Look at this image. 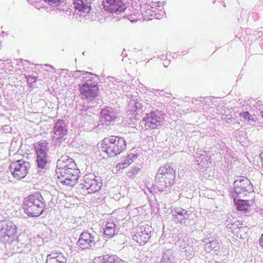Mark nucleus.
<instances>
[{
  "mask_svg": "<svg viewBox=\"0 0 263 263\" xmlns=\"http://www.w3.org/2000/svg\"><path fill=\"white\" fill-rule=\"evenodd\" d=\"M99 235L96 232H89L85 230L80 234L76 246L82 250L93 249L99 247Z\"/></svg>",
  "mask_w": 263,
  "mask_h": 263,
  "instance_id": "obj_4",
  "label": "nucleus"
},
{
  "mask_svg": "<svg viewBox=\"0 0 263 263\" xmlns=\"http://www.w3.org/2000/svg\"><path fill=\"white\" fill-rule=\"evenodd\" d=\"M235 121V120L232 118H228L226 119V122L228 123H232Z\"/></svg>",
  "mask_w": 263,
  "mask_h": 263,
  "instance_id": "obj_36",
  "label": "nucleus"
},
{
  "mask_svg": "<svg viewBox=\"0 0 263 263\" xmlns=\"http://www.w3.org/2000/svg\"><path fill=\"white\" fill-rule=\"evenodd\" d=\"M261 172H262V173H263V170H261Z\"/></svg>",
  "mask_w": 263,
  "mask_h": 263,
  "instance_id": "obj_47",
  "label": "nucleus"
},
{
  "mask_svg": "<svg viewBox=\"0 0 263 263\" xmlns=\"http://www.w3.org/2000/svg\"><path fill=\"white\" fill-rule=\"evenodd\" d=\"M129 106H134V111H139L140 110H142V108H143V105L140 102H138V101H135V102H130V104H129Z\"/></svg>",
  "mask_w": 263,
  "mask_h": 263,
  "instance_id": "obj_30",
  "label": "nucleus"
},
{
  "mask_svg": "<svg viewBox=\"0 0 263 263\" xmlns=\"http://www.w3.org/2000/svg\"><path fill=\"white\" fill-rule=\"evenodd\" d=\"M139 172L140 168L138 167H134L132 168L130 171L126 172V176H128L129 178H134Z\"/></svg>",
  "mask_w": 263,
  "mask_h": 263,
  "instance_id": "obj_28",
  "label": "nucleus"
},
{
  "mask_svg": "<svg viewBox=\"0 0 263 263\" xmlns=\"http://www.w3.org/2000/svg\"><path fill=\"white\" fill-rule=\"evenodd\" d=\"M82 116H86L87 115V111H86V110H84V111L82 110Z\"/></svg>",
  "mask_w": 263,
  "mask_h": 263,
  "instance_id": "obj_40",
  "label": "nucleus"
},
{
  "mask_svg": "<svg viewBox=\"0 0 263 263\" xmlns=\"http://www.w3.org/2000/svg\"><path fill=\"white\" fill-rule=\"evenodd\" d=\"M259 157L261 159V164H263V152L260 154Z\"/></svg>",
  "mask_w": 263,
  "mask_h": 263,
  "instance_id": "obj_38",
  "label": "nucleus"
},
{
  "mask_svg": "<svg viewBox=\"0 0 263 263\" xmlns=\"http://www.w3.org/2000/svg\"><path fill=\"white\" fill-rule=\"evenodd\" d=\"M59 9L60 10H64V8H63V9H61V8H59Z\"/></svg>",
  "mask_w": 263,
  "mask_h": 263,
  "instance_id": "obj_43",
  "label": "nucleus"
},
{
  "mask_svg": "<svg viewBox=\"0 0 263 263\" xmlns=\"http://www.w3.org/2000/svg\"><path fill=\"white\" fill-rule=\"evenodd\" d=\"M101 144L102 150L109 157L115 156L126 148L125 140L122 137L114 136L105 138Z\"/></svg>",
  "mask_w": 263,
  "mask_h": 263,
  "instance_id": "obj_3",
  "label": "nucleus"
},
{
  "mask_svg": "<svg viewBox=\"0 0 263 263\" xmlns=\"http://www.w3.org/2000/svg\"><path fill=\"white\" fill-rule=\"evenodd\" d=\"M139 229H140V230H139L138 231V232H137V233H140V234H144V233L148 234V232L147 230H146V229H145V228H144V229L142 230V228L141 227H140Z\"/></svg>",
  "mask_w": 263,
  "mask_h": 263,
  "instance_id": "obj_35",
  "label": "nucleus"
},
{
  "mask_svg": "<svg viewBox=\"0 0 263 263\" xmlns=\"http://www.w3.org/2000/svg\"><path fill=\"white\" fill-rule=\"evenodd\" d=\"M189 215L186 211L179 207L174 208L172 211L173 221L176 223L185 224L186 221L189 219Z\"/></svg>",
  "mask_w": 263,
  "mask_h": 263,
  "instance_id": "obj_11",
  "label": "nucleus"
},
{
  "mask_svg": "<svg viewBox=\"0 0 263 263\" xmlns=\"http://www.w3.org/2000/svg\"><path fill=\"white\" fill-rule=\"evenodd\" d=\"M253 191V187L248 189V187H234V194L236 198H245L250 193Z\"/></svg>",
  "mask_w": 263,
  "mask_h": 263,
  "instance_id": "obj_18",
  "label": "nucleus"
},
{
  "mask_svg": "<svg viewBox=\"0 0 263 263\" xmlns=\"http://www.w3.org/2000/svg\"><path fill=\"white\" fill-rule=\"evenodd\" d=\"M234 198V202L236 205V209L238 211L243 212L246 213L249 210V200L247 199H240V198Z\"/></svg>",
  "mask_w": 263,
  "mask_h": 263,
  "instance_id": "obj_15",
  "label": "nucleus"
},
{
  "mask_svg": "<svg viewBox=\"0 0 263 263\" xmlns=\"http://www.w3.org/2000/svg\"><path fill=\"white\" fill-rule=\"evenodd\" d=\"M56 171L57 173H60L61 175V182L62 184L69 186H73L76 183L80 177L79 168L76 167H69L68 165H64L63 167H58Z\"/></svg>",
  "mask_w": 263,
  "mask_h": 263,
  "instance_id": "obj_5",
  "label": "nucleus"
},
{
  "mask_svg": "<svg viewBox=\"0 0 263 263\" xmlns=\"http://www.w3.org/2000/svg\"><path fill=\"white\" fill-rule=\"evenodd\" d=\"M51 259V260H55L59 261L60 263H66L67 261V258L65 255L60 252L53 251L47 255L46 259Z\"/></svg>",
  "mask_w": 263,
  "mask_h": 263,
  "instance_id": "obj_17",
  "label": "nucleus"
},
{
  "mask_svg": "<svg viewBox=\"0 0 263 263\" xmlns=\"http://www.w3.org/2000/svg\"><path fill=\"white\" fill-rule=\"evenodd\" d=\"M45 165H37L39 171L40 170V169H43L44 168Z\"/></svg>",
  "mask_w": 263,
  "mask_h": 263,
  "instance_id": "obj_41",
  "label": "nucleus"
},
{
  "mask_svg": "<svg viewBox=\"0 0 263 263\" xmlns=\"http://www.w3.org/2000/svg\"><path fill=\"white\" fill-rule=\"evenodd\" d=\"M102 6L105 11L117 14L124 12L126 9L121 0H104Z\"/></svg>",
  "mask_w": 263,
  "mask_h": 263,
  "instance_id": "obj_8",
  "label": "nucleus"
},
{
  "mask_svg": "<svg viewBox=\"0 0 263 263\" xmlns=\"http://www.w3.org/2000/svg\"><path fill=\"white\" fill-rule=\"evenodd\" d=\"M101 116L105 121L108 122H110L116 118L115 112L108 110H103L101 112Z\"/></svg>",
  "mask_w": 263,
  "mask_h": 263,
  "instance_id": "obj_24",
  "label": "nucleus"
},
{
  "mask_svg": "<svg viewBox=\"0 0 263 263\" xmlns=\"http://www.w3.org/2000/svg\"><path fill=\"white\" fill-rule=\"evenodd\" d=\"M44 1L48 3V4L50 5H55L57 6L62 4L65 3L64 0H44Z\"/></svg>",
  "mask_w": 263,
  "mask_h": 263,
  "instance_id": "obj_31",
  "label": "nucleus"
},
{
  "mask_svg": "<svg viewBox=\"0 0 263 263\" xmlns=\"http://www.w3.org/2000/svg\"><path fill=\"white\" fill-rule=\"evenodd\" d=\"M67 129L65 128V123L63 120H59L53 127V133L55 135L61 137L65 135Z\"/></svg>",
  "mask_w": 263,
  "mask_h": 263,
  "instance_id": "obj_16",
  "label": "nucleus"
},
{
  "mask_svg": "<svg viewBox=\"0 0 263 263\" xmlns=\"http://www.w3.org/2000/svg\"><path fill=\"white\" fill-rule=\"evenodd\" d=\"M52 197L49 192H36L25 198L23 208L29 217H37L46 208V202Z\"/></svg>",
  "mask_w": 263,
  "mask_h": 263,
  "instance_id": "obj_1",
  "label": "nucleus"
},
{
  "mask_svg": "<svg viewBox=\"0 0 263 263\" xmlns=\"http://www.w3.org/2000/svg\"><path fill=\"white\" fill-rule=\"evenodd\" d=\"M78 73H80V77L86 79L82 84H79L82 98L88 101L92 100L98 96L99 88L97 82L93 81L94 77L90 76L96 77V76L85 71H77L75 74H77Z\"/></svg>",
  "mask_w": 263,
  "mask_h": 263,
  "instance_id": "obj_2",
  "label": "nucleus"
},
{
  "mask_svg": "<svg viewBox=\"0 0 263 263\" xmlns=\"http://www.w3.org/2000/svg\"><path fill=\"white\" fill-rule=\"evenodd\" d=\"M102 186V182L98 181L94 178L89 179V175L84 177V183L79 184L80 189L88 191V194L95 193L99 191Z\"/></svg>",
  "mask_w": 263,
  "mask_h": 263,
  "instance_id": "obj_9",
  "label": "nucleus"
},
{
  "mask_svg": "<svg viewBox=\"0 0 263 263\" xmlns=\"http://www.w3.org/2000/svg\"><path fill=\"white\" fill-rule=\"evenodd\" d=\"M101 263H119V258L115 255L105 254L99 257Z\"/></svg>",
  "mask_w": 263,
  "mask_h": 263,
  "instance_id": "obj_22",
  "label": "nucleus"
},
{
  "mask_svg": "<svg viewBox=\"0 0 263 263\" xmlns=\"http://www.w3.org/2000/svg\"><path fill=\"white\" fill-rule=\"evenodd\" d=\"M259 245L263 248V233L259 239Z\"/></svg>",
  "mask_w": 263,
  "mask_h": 263,
  "instance_id": "obj_37",
  "label": "nucleus"
},
{
  "mask_svg": "<svg viewBox=\"0 0 263 263\" xmlns=\"http://www.w3.org/2000/svg\"><path fill=\"white\" fill-rule=\"evenodd\" d=\"M116 224L113 222L108 221L106 224V227L103 229V233L104 235L110 237H113L116 234Z\"/></svg>",
  "mask_w": 263,
  "mask_h": 263,
  "instance_id": "obj_20",
  "label": "nucleus"
},
{
  "mask_svg": "<svg viewBox=\"0 0 263 263\" xmlns=\"http://www.w3.org/2000/svg\"><path fill=\"white\" fill-rule=\"evenodd\" d=\"M21 160H18L17 162H21Z\"/></svg>",
  "mask_w": 263,
  "mask_h": 263,
  "instance_id": "obj_46",
  "label": "nucleus"
},
{
  "mask_svg": "<svg viewBox=\"0 0 263 263\" xmlns=\"http://www.w3.org/2000/svg\"><path fill=\"white\" fill-rule=\"evenodd\" d=\"M153 5H155L156 7L157 6L156 4H154Z\"/></svg>",
  "mask_w": 263,
  "mask_h": 263,
  "instance_id": "obj_45",
  "label": "nucleus"
},
{
  "mask_svg": "<svg viewBox=\"0 0 263 263\" xmlns=\"http://www.w3.org/2000/svg\"><path fill=\"white\" fill-rule=\"evenodd\" d=\"M239 116L245 121L250 122V124L255 122L256 118L254 116L251 115L248 111H243L239 114Z\"/></svg>",
  "mask_w": 263,
  "mask_h": 263,
  "instance_id": "obj_25",
  "label": "nucleus"
},
{
  "mask_svg": "<svg viewBox=\"0 0 263 263\" xmlns=\"http://www.w3.org/2000/svg\"><path fill=\"white\" fill-rule=\"evenodd\" d=\"M216 263H217V262H216Z\"/></svg>",
  "mask_w": 263,
  "mask_h": 263,
  "instance_id": "obj_48",
  "label": "nucleus"
},
{
  "mask_svg": "<svg viewBox=\"0 0 263 263\" xmlns=\"http://www.w3.org/2000/svg\"><path fill=\"white\" fill-rule=\"evenodd\" d=\"M74 163V160L67 155L62 156L60 159L58 160L57 163L61 164V163H65L66 164H71Z\"/></svg>",
  "mask_w": 263,
  "mask_h": 263,
  "instance_id": "obj_26",
  "label": "nucleus"
},
{
  "mask_svg": "<svg viewBox=\"0 0 263 263\" xmlns=\"http://www.w3.org/2000/svg\"><path fill=\"white\" fill-rule=\"evenodd\" d=\"M234 187H248L250 189L252 187V185L247 177H239L238 179L236 180L234 183Z\"/></svg>",
  "mask_w": 263,
  "mask_h": 263,
  "instance_id": "obj_21",
  "label": "nucleus"
},
{
  "mask_svg": "<svg viewBox=\"0 0 263 263\" xmlns=\"http://www.w3.org/2000/svg\"><path fill=\"white\" fill-rule=\"evenodd\" d=\"M121 165H116L112 167V172L114 174L117 173L121 170L125 169V167H121Z\"/></svg>",
  "mask_w": 263,
  "mask_h": 263,
  "instance_id": "obj_33",
  "label": "nucleus"
},
{
  "mask_svg": "<svg viewBox=\"0 0 263 263\" xmlns=\"http://www.w3.org/2000/svg\"><path fill=\"white\" fill-rule=\"evenodd\" d=\"M137 158V156L136 155L134 154H130L125 158L124 162L121 164H131L132 163L135 162Z\"/></svg>",
  "mask_w": 263,
  "mask_h": 263,
  "instance_id": "obj_27",
  "label": "nucleus"
},
{
  "mask_svg": "<svg viewBox=\"0 0 263 263\" xmlns=\"http://www.w3.org/2000/svg\"><path fill=\"white\" fill-rule=\"evenodd\" d=\"M71 9H67L66 10V13L67 14H70L71 13Z\"/></svg>",
  "mask_w": 263,
  "mask_h": 263,
  "instance_id": "obj_39",
  "label": "nucleus"
},
{
  "mask_svg": "<svg viewBox=\"0 0 263 263\" xmlns=\"http://www.w3.org/2000/svg\"><path fill=\"white\" fill-rule=\"evenodd\" d=\"M150 238V236L148 233H136V234L133 236V239L136 241L140 246L144 245L148 240Z\"/></svg>",
  "mask_w": 263,
  "mask_h": 263,
  "instance_id": "obj_19",
  "label": "nucleus"
},
{
  "mask_svg": "<svg viewBox=\"0 0 263 263\" xmlns=\"http://www.w3.org/2000/svg\"><path fill=\"white\" fill-rule=\"evenodd\" d=\"M174 259L173 252L172 250H167L162 255L161 262L173 263Z\"/></svg>",
  "mask_w": 263,
  "mask_h": 263,
  "instance_id": "obj_23",
  "label": "nucleus"
},
{
  "mask_svg": "<svg viewBox=\"0 0 263 263\" xmlns=\"http://www.w3.org/2000/svg\"><path fill=\"white\" fill-rule=\"evenodd\" d=\"M13 177L17 180L23 179L27 174L26 165H9Z\"/></svg>",
  "mask_w": 263,
  "mask_h": 263,
  "instance_id": "obj_13",
  "label": "nucleus"
},
{
  "mask_svg": "<svg viewBox=\"0 0 263 263\" xmlns=\"http://www.w3.org/2000/svg\"><path fill=\"white\" fill-rule=\"evenodd\" d=\"M165 175L170 180L169 184L171 185L175 178V170L171 165H162L158 170L157 175Z\"/></svg>",
  "mask_w": 263,
  "mask_h": 263,
  "instance_id": "obj_12",
  "label": "nucleus"
},
{
  "mask_svg": "<svg viewBox=\"0 0 263 263\" xmlns=\"http://www.w3.org/2000/svg\"><path fill=\"white\" fill-rule=\"evenodd\" d=\"M260 114H261V116H262V117L263 118V110L261 111Z\"/></svg>",
  "mask_w": 263,
  "mask_h": 263,
  "instance_id": "obj_42",
  "label": "nucleus"
},
{
  "mask_svg": "<svg viewBox=\"0 0 263 263\" xmlns=\"http://www.w3.org/2000/svg\"><path fill=\"white\" fill-rule=\"evenodd\" d=\"M162 121V118L160 111L156 110L147 114V117L143 118L140 122L141 126L144 125L145 128H155L160 125Z\"/></svg>",
  "mask_w": 263,
  "mask_h": 263,
  "instance_id": "obj_7",
  "label": "nucleus"
},
{
  "mask_svg": "<svg viewBox=\"0 0 263 263\" xmlns=\"http://www.w3.org/2000/svg\"><path fill=\"white\" fill-rule=\"evenodd\" d=\"M47 143L44 142H39L35 146V149L37 154L36 161L37 164H46L47 161Z\"/></svg>",
  "mask_w": 263,
  "mask_h": 263,
  "instance_id": "obj_10",
  "label": "nucleus"
},
{
  "mask_svg": "<svg viewBox=\"0 0 263 263\" xmlns=\"http://www.w3.org/2000/svg\"><path fill=\"white\" fill-rule=\"evenodd\" d=\"M30 78H31L30 77L29 78L27 79V80L29 81Z\"/></svg>",
  "mask_w": 263,
  "mask_h": 263,
  "instance_id": "obj_44",
  "label": "nucleus"
},
{
  "mask_svg": "<svg viewBox=\"0 0 263 263\" xmlns=\"http://www.w3.org/2000/svg\"><path fill=\"white\" fill-rule=\"evenodd\" d=\"M206 245L209 246V247L211 248V249L216 250L217 246H218V242L216 241L212 240L209 242V243H206Z\"/></svg>",
  "mask_w": 263,
  "mask_h": 263,
  "instance_id": "obj_32",
  "label": "nucleus"
},
{
  "mask_svg": "<svg viewBox=\"0 0 263 263\" xmlns=\"http://www.w3.org/2000/svg\"><path fill=\"white\" fill-rule=\"evenodd\" d=\"M16 232V226L11 220L5 219L0 221V240L8 241Z\"/></svg>",
  "mask_w": 263,
  "mask_h": 263,
  "instance_id": "obj_6",
  "label": "nucleus"
},
{
  "mask_svg": "<svg viewBox=\"0 0 263 263\" xmlns=\"http://www.w3.org/2000/svg\"><path fill=\"white\" fill-rule=\"evenodd\" d=\"M46 263H60L59 261H57L54 259L51 260L50 259H46Z\"/></svg>",
  "mask_w": 263,
  "mask_h": 263,
  "instance_id": "obj_34",
  "label": "nucleus"
},
{
  "mask_svg": "<svg viewBox=\"0 0 263 263\" xmlns=\"http://www.w3.org/2000/svg\"><path fill=\"white\" fill-rule=\"evenodd\" d=\"M29 240L27 236L25 235H21L18 237V243H21V245L24 246L25 247L28 245L27 242H28Z\"/></svg>",
  "mask_w": 263,
  "mask_h": 263,
  "instance_id": "obj_29",
  "label": "nucleus"
},
{
  "mask_svg": "<svg viewBox=\"0 0 263 263\" xmlns=\"http://www.w3.org/2000/svg\"><path fill=\"white\" fill-rule=\"evenodd\" d=\"M74 7L76 9L84 12H89L90 10V1L73 0Z\"/></svg>",
  "mask_w": 263,
  "mask_h": 263,
  "instance_id": "obj_14",
  "label": "nucleus"
}]
</instances>
